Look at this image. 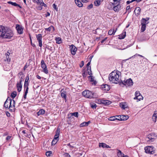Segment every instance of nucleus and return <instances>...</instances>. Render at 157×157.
<instances>
[{"label":"nucleus","mask_w":157,"mask_h":157,"mask_svg":"<svg viewBox=\"0 0 157 157\" xmlns=\"http://www.w3.org/2000/svg\"><path fill=\"white\" fill-rule=\"evenodd\" d=\"M11 138H12L11 136H7L6 137V139L8 141V140H10L11 139Z\"/></svg>","instance_id":"nucleus-54"},{"label":"nucleus","mask_w":157,"mask_h":157,"mask_svg":"<svg viewBox=\"0 0 157 157\" xmlns=\"http://www.w3.org/2000/svg\"><path fill=\"white\" fill-rule=\"evenodd\" d=\"M43 6L44 7H47L46 5L44 2H43V4H40V6H37L36 8L38 10H41L43 9Z\"/></svg>","instance_id":"nucleus-21"},{"label":"nucleus","mask_w":157,"mask_h":157,"mask_svg":"<svg viewBox=\"0 0 157 157\" xmlns=\"http://www.w3.org/2000/svg\"><path fill=\"white\" fill-rule=\"evenodd\" d=\"M106 144L105 143H99V146L100 147H101L103 148H105L106 147Z\"/></svg>","instance_id":"nucleus-39"},{"label":"nucleus","mask_w":157,"mask_h":157,"mask_svg":"<svg viewBox=\"0 0 157 157\" xmlns=\"http://www.w3.org/2000/svg\"><path fill=\"white\" fill-rule=\"evenodd\" d=\"M90 123V121H88L87 122H83L80 124V127H83L85 126H87Z\"/></svg>","instance_id":"nucleus-25"},{"label":"nucleus","mask_w":157,"mask_h":157,"mask_svg":"<svg viewBox=\"0 0 157 157\" xmlns=\"http://www.w3.org/2000/svg\"><path fill=\"white\" fill-rule=\"evenodd\" d=\"M53 8L55 10H57V6L55 4H53L52 5Z\"/></svg>","instance_id":"nucleus-56"},{"label":"nucleus","mask_w":157,"mask_h":157,"mask_svg":"<svg viewBox=\"0 0 157 157\" xmlns=\"http://www.w3.org/2000/svg\"><path fill=\"white\" fill-rule=\"evenodd\" d=\"M101 88L103 90L105 91H108L110 88L109 86L107 84L102 85Z\"/></svg>","instance_id":"nucleus-12"},{"label":"nucleus","mask_w":157,"mask_h":157,"mask_svg":"<svg viewBox=\"0 0 157 157\" xmlns=\"http://www.w3.org/2000/svg\"><path fill=\"white\" fill-rule=\"evenodd\" d=\"M6 114L7 116L8 117H10V114L9 113V112H6Z\"/></svg>","instance_id":"nucleus-60"},{"label":"nucleus","mask_w":157,"mask_h":157,"mask_svg":"<svg viewBox=\"0 0 157 157\" xmlns=\"http://www.w3.org/2000/svg\"><path fill=\"white\" fill-rule=\"evenodd\" d=\"M9 54H6L5 55L6 56V59L5 60V61H7L8 62H10V58H9V55L10 54L9 52H7Z\"/></svg>","instance_id":"nucleus-27"},{"label":"nucleus","mask_w":157,"mask_h":157,"mask_svg":"<svg viewBox=\"0 0 157 157\" xmlns=\"http://www.w3.org/2000/svg\"><path fill=\"white\" fill-rule=\"evenodd\" d=\"M117 30V29L116 30H114V29H110L108 32V34L109 35H114Z\"/></svg>","instance_id":"nucleus-24"},{"label":"nucleus","mask_w":157,"mask_h":157,"mask_svg":"<svg viewBox=\"0 0 157 157\" xmlns=\"http://www.w3.org/2000/svg\"><path fill=\"white\" fill-rule=\"evenodd\" d=\"M70 49L72 55H74L75 54L77 49L75 46L73 44L70 46Z\"/></svg>","instance_id":"nucleus-10"},{"label":"nucleus","mask_w":157,"mask_h":157,"mask_svg":"<svg viewBox=\"0 0 157 157\" xmlns=\"http://www.w3.org/2000/svg\"><path fill=\"white\" fill-rule=\"evenodd\" d=\"M130 6H128L126 8V10L127 11H128V13H129L131 11L130 10Z\"/></svg>","instance_id":"nucleus-48"},{"label":"nucleus","mask_w":157,"mask_h":157,"mask_svg":"<svg viewBox=\"0 0 157 157\" xmlns=\"http://www.w3.org/2000/svg\"><path fill=\"white\" fill-rule=\"evenodd\" d=\"M149 19L148 18H146L145 19L142 18L141 20V24L142 25H146V24H147L149 23V22H148Z\"/></svg>","instance_id":"nucleus-14"},{"label":"nucleus","mask_w":157,"mask_h":157,"mask_svg":"<svg viewBox=\"0 0 157 157\" xmlns=\"http://www.w3.org/2000/svg\"><path fill=\"white\" fill-rule=\"evenodd\" d=\"M157 118V110L154 112V114L152 116V121L155 122L156 121V118Z\"/></svg>","instance_id":"nucleus-17"},{"label":"nucleus","mask_w":157,"mask_h":157,"mask_svg":"<svg viewBox=\"0 0 157 157\" xmlns=\"http://www.w3.org/2000/svg\"><path fill=\"white\" fill-rule=\"evenodd\" d=\"M75 3L76 5L80 7H82V4L80 1H75Z\"/></svg>","instance_id":"nucleus-31"},{"label":"nucleus","mask_w":157,"mask_h":157,"mask_svg":"<svg viewBox=\"0 0 157 157\" xmlns=\"http://www.w3.org/2000/svg\"><path fill=\"white\" fill-rule=\"evenodd\" d=\"M141 95L139 91H136L135 93V97L134 98H137V97Z\"/></svg>","instance_id":"nucleus-40"},{"label":"nucleus","mask_w":157,"mask_h":157,"mask_svg":"<svg viewBox=\"0 0 157 157\" xmlns=\"http://www.w3.org/2000/svg\"><path fill=\"white\" fill-rule=\"evenodd\" d=\"M87 72L85 71H83L82 73V75L83 77L85 78L87 75Z\"/></svg>","instance_id":"nucleus-45"},{"label":"nucleus","mask_w":157,"mask_h":157,"mask_svg":"<svg viewBox=\"0 0 157 157\" xmlns=\"http://www.w3.org/2000/svg\"><path fill=\"white\" fill-rule=\"evenodd\" d=\"M15 101L13 100H11L10 98H8L4 104V106L7 109L12 112L15 109Z\"/></svg>","instance_id":"nucleus-3"},{"label":"nucleus","mask_w":157,"mask_h":157,"mask_svg":"<svg viewBox=\"0 0 157 157\" xmlns=\"http://www.w3.org/2000/svg\"><path fill=\"white\" fill-rule=\"evenodd\" d=\"M70 115H71V116H74L77 117H78V112H75L74 113H71L70 114Z\"/></svg>","instance_id":"nucleus-42"},{"label":"nucleus","mask_w":157,"mask_h":157,"mask_svg":"<svg viewBox=\"0 0 157 157\" xmlns=\"http://www.w3.org/2000/svg\"><path fill=\"white\" fill-rule=\"evenodd\" d=\"M93 5L92 4H91L88 6L87 7V8L88 9H90L93 8Z\"/></svg>","instance_id":"nucleus-53"},{"label":"nucleus","mask_w":157,"mask_h":157,"mask_svg":"<svg viewBox=\"0 0 157 157\" xmlns=\"http://www.w3.org/2000/svg\"><path fill=\"white\" fill-rule=\"evenodd\" d=\"M120 106L123 109H125L128 107V105L126 103L122 102L120 103Z\"/></svg>","instance_id":"nucleus-20"},{"label":"nucleus","mask_w":157,"mask_h":157,"mask_svg":"<svg viewBox=\"0 0 157 157\" xmlns=\"http://www.w3.org/2000/svg\"><path fill=\"white\" fill-rule=\"evenodd\" d=\"M131 3V1H127L126 2V3L127 4H129L130 3Z\"/></svg>","instance_id":"nucleus-62"},{"label":"nucleus","mask_w":157,"mask_h":157,"mask_svg":"<svg viewBox=\"0 0 157 157\" xmlns=\"http://www.w3.org/2000/svg\"><path fill=\"white\" fill-rule=\"evenodd\" d=\"M53 30V31H54L55 30V28L53 26H51L50 27H49V28H45V31H48L49 32H50L52 29Z\"/></svg>","instance_id":"nucleus-26"},{"label":"nucleus","mask_w":157,"mask_h":157,"mask_svg":"<svg viewBox=\"0 0 157 157\" xmlns=\"http://www.w3.org/2000/svg\"><path fill=\"white\" fill-rule=\"evenodd\" d=\"M16 95L17 92L14 91L12 93L11 95V97L12 98H14L16 96Z\"/></svg>","instance_id":"nucleus-33"},{"label":"nucleus","mask_w":157,"mask_h":157,"mask_svg":"<svg viewBox=\"0 0 157 157\" xmlns=\"http://www.w3.org/2000/svg\"><path fill=\"white\" fill-rule=\"evenodd\" d=\"M117 155L118 157H128V156L127 155H125L120 150H118Z\"/></svg>","instance_id":"nucleus-18"},{"label":"nucleus","mask_w":157,"mask_h":157,"mask_svg":"<svg viewBox=\"0 0 157 157\" xmlns=\"http://www.w3.org/2000/svg\"><path fill=\"white\" fill-rule=\"evenodd\" d=\"M101 4V1L99 0H96L94 2V4L96 6H99Z\"/></svg>","instance_id":"nucleus-28"},{"label":"nucleus","mask_w":157,"mask_h":157,"mask_svg":"<svg viewBox=\"0 0 157 157\" xmlns=\"http://www.w3.org/2000/svg\"><path fill=\"white\" fill-rule=\"evenodd\" d=\"M61 96L62 98H64L65 99H66L67 98V96L65 92H63L61 94Z\"/></svg>","instance_id":"nucleus-35"},{"label":"nucleus","mask_w":157,"mask_h":157,"mask_svg":"<svg viewBox=\"0 0 157 157\" xmlns=\"http://www.w3.org/2000/svg\"><path fill=\"white\" fill-rule=\"evenodd\" d=\"M145 28L146 25H142L141 30V32H143L145 30Z\"/></svg>","instance_id":"nucleus-46"},{"label":"nucleus","mask_w":157,"mask_h":157,"mask_svg":"<svg viewBox=\"0 0 157 157\" xmlns=\"http://www.w3.org/2000/svg\"><path fill=\"white\" fill-rule=\"evenodd\" d=\"M102 100L97 99V100H96L95 102L96 103H98V104H102Z\"/></svg>","instance_id":"nucleus-41"},{"label":"nucleus","mask_w":157,"mask_h":157,"mask_svg":"<svg viewBox=\"0 0 157 157\" xmlns=\"http://www.w3.org/2000/svg\"><path fill=\"white\" fill-rule=\"evenodd\" d=\"M117 117H120V119H118V120L125 121L128 120L129 118L128 116H125L121 115L120 116H117Z\"/></svg>","instance_id":"nucleus-13"},{"label":"nucleus","mask_w":157,"mask_h":157,"mask_svg":"<svg viewBox=\"0 0 157 157\" xmlns=\"http://www.w3.org/2000/svg\"><path fill=\"white\" fill-rule=\"evenodd\" d=\"M143 98V97L142 96L140 95L139 96L137 97V98H134V99H137L139 101H140L141 100H142Z\"/></svg>","instance_id":"nucleus-44"},{"label":"nucleus","mask_w":157,"mask_h":157,"mask_svg":"<svg viewBox=\"0 0 157 157\" xmlns=\"http://www.w3.org/2000/svg\"><path fill=\"white\" fill-rule=\"evenodd\" d=\"M52 154V152L51 151H48L46 153V155L47 157H49Z\"/></svg>","instance_id":"nucleus-38"},{"label":"nucleus","mask_w":157,"mask_h":157,"mask_svg":"<svg viewBox=\"0 0 157 157\" xmlns=\"http://www.w3.org/2000/svg\"><path fill=\"white\" fill-rule=\"evenodd\" d=\"M8 3L11 4L13 6H18L19 7H20V5L17 4L16 3V2H8Z\"/></svg>","instance_id":"nucleus-36"},{"label":"nucleus","mask_w":157,"mask_h":157,"mask_svg":"<svg viewBox=\"0 0 157 157\" xmlns=\"http://www.w3.org/2000/svg\"><path fill=\"white\" fill-rule=\"evenodd\" d=\"M120 73L119 71H113L109 75V80L112 83L117 84L120 82Z\"/></svg>","instance_id":"nucleus-2"},{"label":"nucleus","mask_w":157,"mask_h":157,"mask_svg":"<svg viewBox=\"0 0 157 157\" xmlns=\"http://www.w3.org/2000/svg\"><path fill=\"white\" fill-rule=\"evenodd\" d=\"M16 28L18 33H20V25L17 24L16 26Z\"/></svg>","instance_id":"nucleus-43"},{"label":"nucleus","mask_w":157,"mask_h":157,"mask_svg":"<svg viewBox=\"0 0 157 157\" xmlns=\"http://www.w3.org/2000/svg\"><path fill=\"white\" fill-rule=\"evenodd\" d=\"M36 39L39 42V46L40 47H41L42 45V36L41 34H38L36 35Z\"/></svg>","instance_id":"nucleus-11"},{"label":"nucleus","mask_w":157,"mask_h":157,"mask_svg":"<svg viewBox=\"0 0 157 157\" xmlns=\"http://www.w3.org/2000/svg\"><path fill=\"white\" fill-rule=\"evenodd\" d=\"M64 155L65 157H70V155L68 153H65L64 154Z\"/></svg>","instance_id":"nucleus-50"},{"label":"nucleus","mask_w":157,"mask_h":157,"mask_svg":"<svg viewBox=\"0 0 157 157\" xmlns=\"http://www.w3.org/2000/svg\"><path fill=\"white\" fill-rule=\"evenodd\" d=\"M33 2L35 3H36L37 5L39 4V2L40 0H32Z\"/></svg>","instance_id":"nucleus-49"},{"label":"nucleus","mask_w":157,"mask_h":157,"mask_svg":"<svg viewBox=\"0 0 157 157\" xmlns=\"http://www.w3.org/2000/svg\"><path fill=\"white\" fill-rule=\"evenodd\" d=\"M87 73L88 74L90 75H92L91 69V67H88L87 68Z\"/></svg>","instance_id":"nucleus-32"},{"label":"nucleus","mask_w":157,"mask_h":157,"mask_svg":"<svg viewBox=\"0 0 157 157\" xmlns=\"http://www.w3.org/2000/svg\"><path fill=\"white\" fill-rule=\"evenodd\" d=\"M120 2H118V3L117 4V6H115L113 8V10L115 12L118 11H119V9L120 7L119 5Z\"/></svg>","instance_id":"nucleus-23"},{"label":"nucleus","mask_w":157,"mask_h":157,"mask_svg":"<svg viewBox=\"0 0 157 157\" xmlns=\"http://www.w3.org/2000/svg\"><path fill=\"white\" fill-rule=\"evenodd\" d=\"M17 88L18 92H20V84L19 83L17 84Z\"/></svg>","instance_id":"nucleus-55"},{"label":"nucleus","mask_w":157,"mask_h":157,"mask_svg":"<svg viewBox=\"0 0 157 157\" xmlns=\"http://www.w3.org/2000/svg\"><path fill=\"white\" fill-rule=\"evenodd\" d=\"M116 117L117 116H116L110 117L109 118V120L110 121H114L116 120H118L119 119H117L116 118Z\"/></svg>","instance_id":"nucleus-29"},{"label":"nucleus","mask_w":157,"mask_h":157,"mask_svg":"<svg viewBox=\"0 0 157 157\" xmlns=\"http://www.w3.org/2000/svg\"><path fill=\"white\" fill-rule=\"evenodd\" d=\"M45 111L43 109H41L37 113V114L38 115H39L41 114H43L45 113Z\"/></svg>","instance_id":"nucleus-30"},{"label":"nucleus","mask_w":157,"mask_h":157,"mask_svg":"<svg viewBox=\"0 0 157 157\" xmlns=\"http://www.w3.org/2000/svg\"><path fill=\"white\" fill-rule=\"evenodd\" d=\"M91 107L93 109H96L97 106L96 104L93 102H91L90 103Z\"/></svg>","instance_id":"nucleus-34"},{"label":"nucleus","mask_w":157,"mask_h":157,"mask_svg":"<svg viewBox=\"0 0 157 157\" xmlns=\"http://www.w3.org/2000/svg\"><path fill=\"white\" fill-rule=\"evenodd\" d=\"M156 137V136L155 134L151 133L147 136L146 140L147 141L151 142L154 141Z\"/></svg>","instance_id":"nucleus-8"},{"label":"nucleus","mask_w":157,"mask_h":157,"mask_svg":"<svg viewBox=\"0 0 157 157\" xmlns=\"http://www.w3.org/2000/svg\"><path fill=\"white\" fill-rule=\"evenodd\" d=\"M124 34H123V33L122 34L120 35V39H123L125 38L126 36V32H124Z\"/></svg>","instance_id":"nucleus-37"},{"label":"nucleus","mask_w":157,"mask_h":157,"mask_svg":"<svg viewBox=\"0 0 157 157\" xmlns=\"http://www.w3.org/2000/svg\"><path fill=\"white\" fill-rule=\"evenodd\" d=\"M122 83L127 86H129L132 85L133 82L131 78H129L124 80L122 82Z\"/></svg>","instance_id":"nucleus-9"},{"label":"nucleus","mask_w":157,"mask_h":157,"mask_svg":"<svg viewBox=\"0 0 157 157\" xmlns=\"http://www.w3.org/2000/svg\"><path fill=\"white\" fill-rule=\"evenodd\" d=\"M140 10L141 9L140 7H137L135 9L134 12L137 15V16H138L140 14Z\"/></svg>","instance_id":"nucleus-19"},{"label":"nucleus","mask_w":157,"mask_h":157,"mask_svg":"<svg viewBox=\"0 0 157 157\" xmlns=\"http://www.w3.org/2000/svg\"><path fill=\"white\" fill-rule=\"evenodd\" d=\"M41 67L43 69V71L46 74L48 73V71L47 68L46 64L41 65Z\"/></svg>","instance_id":"nucleus-16"},{"label":"nucleus","mask_w":157,"mask_h":157,"mask_svg":"<svg viewBox=\"0 0 157 157\" xmlns=\"http://www.w3.org/2000/svg\"><path fill=\"white\" fill-rule=\"evenodd\" d=\"M84 64V62L83 61H82L81 62V63L80 65V67H83V66Z\"/></svg>","instance_id":"nucleus-57"},{"label":"nucleus","mask_w":157,"mask_h":157,"mask_svg":"<svg viewBox=\"0 0 157 157\" xmlns=\"http://www.w3.org/2000/svg\"><path fill=\"white\" fill-rule=\"evenodd\" d=\"M23 28L20 26V34L23 33Z\"/></svg>","instance_id":"nucleus-52"},{"label":"nucleus","mask_w":157,"mask_h":157,"mask_svg":"<svg viewBox=\"0 0 157 157\" xmlns=\"http://www.w3.org/2000/svg\"><path fill=\"white\" fill-rule=\"evenodd\" d=\"M90 80L92 82V84L94 85H95L97 84V82L94 80V77L93 76L90 75L88 77Z\"/></svg>","instance_id":"nucleus-15"},{"label":"nucleus","mask_w":157,"mask_h":157,"mask_svg":"<svg viewBox=\"0 0 157 157\" xmlns=\"http://www.w3.org/2000/svg\"><path fill=\"white\" fill-rule=\"evenodd\" d=\"M113 1L115 2H117L116 4H117L118 2H119L120 3V0H113Z\"/></svg>","instance_id":"nucleus-58"},{"label":"nucleus","mask_w":157,"mask_h":157,"mask_svg":"<svg viewBox=\"0 0 157 157\" xmlns=\"http://www.w3.org/2000/svg\"><path fill=\"white\" fill-rule=\"evenodd\" d=\"M140 56L142 57H144L143 56H142L141 55L136 54H135L132 57L130 58H129V59H130L132 57L134 58L135 56Z\"/></svg>","instance_id":"nucleus-47"},{"label":"nucleus","mask_w":157,"mask_h":157,"mask_svg":"<svg viewBox=\"0 0 157 157\" xmlns=\"http://www.w3.org/2000/svg\"><path fill=\"white\" fill-rule=\"evenodd\" d=\"M60 129L58 128L56 131V134L55 135L54 138L52 142V145H55L59 140Z\"/></svg>","instance_id":"nucleus-4"},{"label":"nucleus","mask_w":157,"mask_h":157,"mask_svg":"<svg viewBox=\"0 0 157 157\" xmlns=\"http://www.w3.org/2000/svg\"><path fill=\"white\" fill-rule=\"evenodd\" d=\"M82 95L85 97L91 98L93 97V93L92 92L86 90L83 91L82 93Z\"/></svg>","instance_id":"nucleus-7"},{"label":"nucleus","mask_w":157,"mask_h":157,"mask_svg":"<svg viewBox=\"0 0 157 157\" xmlns=\"http://www.w3.org/2000/svg\"><path fill=\"white\" fill-rule=\"evenodd\" d=\"M43 0H40V1L39 2V4L38 5H40V4H43Z\"/></svg>","instance_id":"nucleus-59"},{"label":"nucleus","mask_w":157,"mask_h":157,"mask_svg":"<svg viewBox=\"0 0 157 157\" xmlns=\"http://www.w3.org/2000/svg\"><path fill=\"white\" fill-rule=\"evenodd\" d=\"M29 80V76H27L25 78V84L24 86L25 88L26 87V90L25 92V94L23 98L25 99L26 98V95L28 93V91L29 89L28 86L29 83H28V81Z\"/></svg>","instance_id":"nucleus-5"},{"label":"nucleus","mask_w":157,"mask_h":157,"mask_svg":"<svg viewBox=\"0 0 157 157\" xmlns=\"http://www.w3.org/2000/svg\"><path fill=\"white\" fill-rule=\"evenodd\" d=\"M27 67V66L26 65H25L24 67V70L25 71L26 68Z\"/></svg>","instance_id":"nucleus-63"},{"label":"nucleus","mask_w":157,"mask_h":157,"mask_svg":"<svg viewBox=\"0 0 157 157\" xmlns=\"http://www.w3.org/2000/svg\"><path fill=\"white\" fill-rule=\"evenodd\" d=\"M45 63H44V61L43 60H42L41 62V65L45 64Z\"/></svg>","instance_id":"nucleus-61"},{"label":"nucleus","mask_w":157,"mask_h":157,"mask_svg":"<svg viewBox=\"0 0 157 157\" xmlns=\"http://www.w3.org/2000/svg\"><path fill=\"white\" fill-rule=\"evenodd\" d=\"M144 150L147 153L153 154L154 153L155 148L152 146H148L144 148Z\"/></svg>","instance_id":"nucleus-6"},{"label":"nucleus","mask_w":157,"mask_h":157,"mask_svg":"<svg viewBox=\"0 0 157 157\" xmlns=\"http://www.w3.org/2000/svg\"><path fill=\"white\" fill-rule=\"evenodd\" d=\"M36 77H37V78L39 79H40L41 78V77L40 76H39V75H37Z\"/></svg>","instance_id":"nucleus-64"},{"label":"nucleus","mask_w":157,"mask_h":157,"mask_svg":"<svg viewBox=\"0 0 157 157\" xmlns=\"http://www.w3.org/2000/svg\"><path fill=\"white\" fill-rule=\"evenodd\" d=\"M102 104L106 105H108L111 103V101L108 100H102Z\"/></svg>","instance_id":"nucleus-22"},{"label":"nucleus","mask_w":157,"mask_h":157,"mask_svg":"<svg viewBox=\"0 0 157 157\" xmlns=\"http://www.w3.org/2000/svg\"><path fill=\"white\" fill-rule=\"evenodd\" d=\"M13 34L12 30L2 26H0V37L3 38L10 39Z\"/></svg>","instance_id":"nucleus-1"},{"label":"nucleus","mask_w":157,"mask_h":157,"mask_svg":"<svg viewBox=\"0 0 157 157\" xmlns=\"http://www.w3.org/2000/svg\"><path fill=\"white\" fill-rule=\"evenodd\" d=\"M58 40H56L57 43L58 44H60L61 43V40L59 38H58Z\"/></svg>","instance_id":"nucleus-51"}]
</instances>
